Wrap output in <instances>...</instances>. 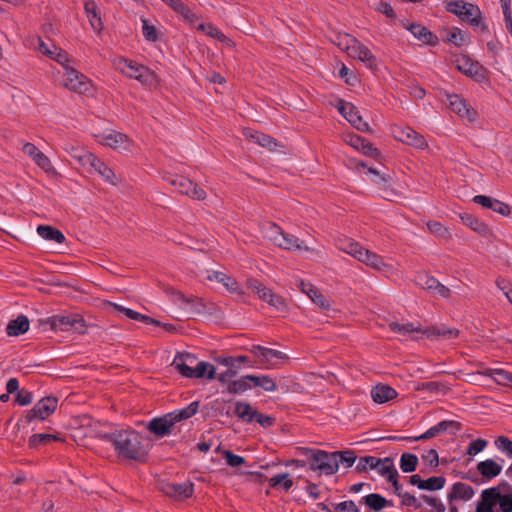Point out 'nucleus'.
I'll list each match as a JSON object with an SVG mask.
<instances>
[{"instance_id": "obj_1", "label": "nucleus", "mask_w": 512, "mask_h": 512, "mask_svg": "<svg viewBox=\"0 0 512 512\" xmlns=\"http://www.w3.org/2000/svg\"><path fill=\"white\" fill-rule=\"evenodd\" d=\"M99 437L111 442L118 455L122 458L145 462L148 451L142 443V435L134 430H116L100 434Z\"/></svg>"}, {"instance_id": "obj_2", "label": "nucleus", "mask_w": 512, "mask_h": 512, "mask_svg": "<svg viewBox=\"0 0 512 512\" xmlns=\"http://www.w3.org/2000/svg\"><path fill=\"white\" fill-rule=\"evenodd\" d=\"M480 497L476 512H512V491L501 493L498 488H487Z\"/></svg>"}, {"instance_id": "obj_3", "label": "nucleus", "mask_w": 512, "mask_h": 512, "mask_svg": "<svg viewBox=\"0 0 512 512\" xmlns=\"http://www.w3.org/2000/svg\"><path fill=\"white\" fill-rule=\"evenodd\" d=\"M302 454L308 456V467L325 475H333L338 471V459L333 452L319 449L302 448Z\"/></svg>"}, {"instance_id": "obj_4", "label": "nucleus", "mask_w": 512, "mask_h": 512, "mask_svg": "<svg viewBox=\"0 0 512 512\" xmlns=\"http://www.w3.org/2000/svg\"><path fill=\"white\" fill-rule=\"evenodd\" d=\"M40 324L49 325L51 330H74L79 334H84L87 327L84 318L78 313L53 315L40 320Z\"/></svg>"}, {"instance_id": "obj_5", "label": "nucleus", "mask_w": 512, "mask_h": 512, "mask_svg": "<svg viewBox=\"0 0 512 512\" xmlns=\"http://www.w3.org/2000/svg\"><path fill=\"white\" fill-rule=\"evenodd\" d=\"M338 39V46L341 49L346 50L351 57L357 58L360 61L366 63L369 68L376 66L375 56L368 49V47L363 45L356 38L345 34L343 36H339Z\"/></svg>"}, {"instance_id": "obj_6", "label": "nucleus", "mask_w": 512, "mask_h": 512, "mask_svg": "<svg viewBox=\"0 0 512 512\" xmlns=\"http://www.w3.org/2000/svg\"><path fill=\"white\" fill-rule=\"evenodd\" d=\"M249 352L255 357L254 367L256 365L264 366L267 369L275 368L278 361H285L288 356L282 351L267 348L261 345H253Z\"/></svg>"}, {"instance_id": "obj_7", "label": "nucleus", "mask_w": 512, "mask_h": 512, "mask_svg": "<svg viewBox=\"0 0 512 512\" xmlns=\"http://www.w3.org/2000/svg\"><path fill=\"white\" fill-rule=\"evenodd\" d=\"M165 181L183 195L194 200H204L206 192L189 178L183 175H169L165 177Z\"/></svg>"}, {"instance_id": "obj_8", "label": "nucleus", "mask_w": 512, "mask_h": 512, "mask_svg": "<svg viewBox=\"0 0 512 512\" xmlns=\"http://www.w3.org/2000/svg\"><path fill=\"white\" fill-rule=\"evenodd\" d=\"M462 429V424L458 421L454 420H443L436 425L429 428L426 432L419 436H413V437H403V440L409 441V442H416V441H422V440H428L431 438H434L438 436L441 433L447 432L450 435H457L458 432H460Z\"/></svg>"}, {"instance_id": "obj_9", "label": "nucleus", "mask_w": 512, "mask_h": 512, "mask_svg": "<svg viewBox=\"0 0 512 512\" xmlns=\"http://www.w3.org/2000/svg\"><path fill=\"white\" fill-rule=\"evenodd\" d=\"M58 399L56 397L48 396L40 399L35 406L27 411L23 420L26 423H30L35 419L46 420L57 408ZM19 421H22L20 419Z\"/></svg>"}, {"instance_id": "obj_10", "label": "nucleus", "mask_w": 512, "mask_h": 512, "mask_svg": "<svg viewBox=\"0 0 512 512\" xmlns=\"http://www.w3.org/2000/svg\"><path fill=\"white\" fill-rule=\"evenodd\" d=\"M115 66L121 73L141 83H147L152 76V73L146 66L126 58H119L115 62Z\"/></svg>"}, {"instance_id": "obj_11", "label": "nucleus", "mask_w": 512, "mask_h": 512, "mask_svg": "<svg viewBox=\"0 0 512 512\" xmlns=\"http://www.w3.org/2000/svg\"><path fill=\"white\" fill-rule=\"evenodd\" d=\"M456 67L464 75L478 82L487 80V69L478 61L472 60L469 56L462 55L457 58Z\"/></svg>"}, {"instance_id": "obj_12", "label": "nucleus", "mask_w": 512, "mask_h": 512, "mask_svg": "<svg viewBox=\"0 0 512 512\" xmlns=\"http://www.w3.org/2000/svg\"><path fill=\"white\" fill-rule=\"evenodd\" d=\"M63 68L66 76L64 82L66 88L77 93H85L89 90L90 81L84 74L69 66V63Z\"/></svg>"}, {"instance_id": "obj_13", "label": "nucleus", "mask_w": 512, "mask_h": 512, "mask_svg": "<svg viewBox=\"0 0 512 512\" xmlns=\"http://www.w3.org/2000/svg\"><path fill=\"white\" fill-rule=\"evenodd\" d=\"M460 19L468 23L475 31L479 33L484 34L489 32L487 25L483 21L482 12L480 8L475 4L467 2Z\"/></svg>"}, {"instance_id": "obj_14", "label": "nucleus", "mask_w": 512, "mask_h": 512, "mask_svg": "<svg viewBox=\"0 0 512 512\" xmlns=\"http://www.w3.org/2000/svg\"><path fill=\"white\" fill-rule=\"evenodd\" d=\"M447 101L449 108L460 117L467 118L473 122L477 118V112L474 110L467 101L457 94H447Z\"/></svg>"}, {"instance_id": "obj_15", "label": "nucleus", "mask_w": 512, "mask_h": 512, "mask_svg": "<svg viewBox=\"0 0 512 512\" xmlns=\"http://www.w3.org/2000/svg\"><path fill=\"white\" fill-rule=\"evenodd\" d=\"M175 425L169 413L162 417L153 418L146 426V429L157 437H165L171 434V429Z\"/></svg>"}, {"instance_id": "obj_16", "label": "nucleus", "mask_w": 512, "mask_h": 512, "mask_svg": "<svg viewBox=\"0 0 512 512\" xmlns=\"http://www.w3.org/2000/svg\"><path fill=\"white\" fill-rule=\"evenodd\" d=\"M473 202L502 216H509L511 213V207L507 203L489 196L476 195L473 198Z\"/></svg>"}, {"instance_id": "obj_17", "label": "nucleus", "mask_w": 512, "mask_h": 512, "mask_svg": "<svg viewBox=\"0 0 512 512\" xmlns=\"http://www.w3.org/2000/svg\"><path fill=\"white\" fill-rule=\"evenodd\" d=\"M422 333L431 340H450L457 338L460 334V331L456 328H450L444 324H441L427 327L423 329Z\"/></svg>"}, {"instance_id": "obj_18", "label": "nucleus", "mask_w": 512, "mask_h": 512, "mask_svg": "<svg viewBox=\"0 0 512 512\" xmlns=\"http://www.w3.org/2000/svg\"><path fill=\"white\" fill-rule=\"evenodd\" d=\"M99 142L103 145L122 151H129L131 148V142L128 137L123 133L115 131L103 134Z\"/></svg>"}, {"instance_id": "obj_19", "label": "nucleus", "mask_w": 512, "mask_h": 512, "mask_svg": "<svg viewBox=\"0 0 512 512\" xmlns=\"http://www.w3.org/2000/svg\"><path fill=\"white\" fill-rule=\"evenodd\" d=\"M38 49L41 53H43L44 55L48 56L49 58L55 60L56 62L61 64L63 67L70 62V57H69L68 53L65 50H63L53 44L51 46H49L48 44H46L45 42H43L42 40L39 39Z\"/></svg>"}, {"instance_id": "obj_20", "label": "nucleus", "mask_w": 512, "mask_h": 512, "mask_svg": "<svg viewBox=\"0 0 512 512\" xmlns=\"http://www.w3.org/2000/svg\"><path fill=\"white\" fill-rule=\"evenodd\" d=\"M369 508L370 511L379 512L387 507H392L393 502L378 493H371L362 497L359 501Z\"/></svg>"}, {"instance_id": "obj_21", "label": "nucleus", "mask_w": 512, "mask_h": 512, "mask_svg": "<svg viewBox=\"0 0 512 512\" xmlns=\"http://www.w3.org/2000/svg\"><path fill=\"white\" fill-rule=\"evenodd\" d=\"M396 138L416 148L422 149L427 146L425 138L410 127L399 129V134L396 135Z\"/></svg>"}, {"instance_id": "obj_22", "label": "nucleus", "mask_w": 512, "mask_h": 512, "mask_svg": "<svg viewBox=\"0 0 512 512\" xmlns=\"http://www.w3.org/2000/svg\"><path fill=\"white\" fill-rule=\"evenodd\" d=\"M84 10L92 29L99 33L103 29V22L98 5L94 0H86Z\"/></svg>"}, {"instance_id": "obj_23", "label": "nucleus", "mask_w": 512, "mask_h": 512, "mask_svg": "<svg viewBox=\"0 0 512 512\" xmlns=\"http://www.w3.org/2000/svg\"><path fill=\"white\" fill-rule=\"evenodd\" d=\"M474 494L475 491L472 486L462 482H456L453 484L451 491L447 495V499L449 502L454 500L468 501L472 499Z\"/></svg>"}, {"instance_id": "obj_24", "label": "nucleus", "mask_w": 512, "mask_h": 512, "mask_svg": "<svg viewBox=\"0 0 512 512\" xmlns=\"http://www.w3.org/2000/svg\"><path fill=\"white\" fill-rule=\"evenodd\" d=\"M357 260L377 271H384L389 267L380 255L364 248Z\"/></svg>"}, {"instance_id": "obj_25", "label": "nucleus", "mask_w": 512, "mask_h": 512, "mask_svg": "<svg viewBox=\"0 0 512 512\" xmlns=\"http://www.w3.org/2000/svg\"><path fill=\"white\" fill-rule=\"evenodd\" d=\"M194 492V484L192 482H183L179 484H169L165 489V493L177 499H186L192 496Z\"/></svg>"}, {"instance_id": "obj_26", "label": "nucleus", "mask_w": 512, "mask_h": 512, "mask_svg": "<svg viewBox=\"0 0 512 512\" xmlns=\"http://www.w3.org/2000/svg\"><path fill=\"white\" fill-rule=\"evenodd\" d=\"M407 29L413 34L415 38L424 44L435 46L438 44V37L429 31L425 26L420 24H411Z\"/></svg>"}, {"instance_id": "obj_27", "label": "nucleus", "mask_w": 512, "mask_h": 512, "mask_svg": "<svg viewBox=\"0 0 512 512\" xmlns=\"http://www.w3.org/2000/svg\"><path fill=\"white\" fill-rule=\"evenodd\" d=\"M477 471L483 479L492 480L501 473L502 466L493 459H486L477 464Z\"/></svg>"}, {"instance_id": "obj_28", "label": "nucleus", "mask_w": 512, "mask_h": 512, "mask_svg": "<svg viewBox=\"0 0 512 512\" xmlns=\"http://www.w3.org/2000/svg\"><path fill=\"white\" fill-rule=\"evenodd\" d=\"M275 245L279 248L289 250V251H296V250H308L306 246H304V242L299 240L296 236L289 234V233H283L282 236L275 239Z\"/></svg>"}, {"instance_id": "obj_29", "label": "nucleus", "mask_w": 512, "mask_h": 512, "mask_svg": "<svg viewBox=\"0 0 512 512\" xmlns=\"http://www.w3.org/2000/svg\"><path fill=\"white\" fill-rule=\"evenodd\" d=\"M300 288L320 308L328 309L330 307L329 300L310 283L301 281Z\"/></svg>"}, {"instance_id": "obj_30", "label": "nucleus", "mask_w": 512, "mask_h": 512, "mask_svg": "<svg viewBox=\"0 0 512 512\" xmlns=\"http://www.w3.org/2000/svg\"><path fill=\"white\" fill-rule=\"evenodd\" d=\"M371 397L374 402L383 404L397 397V392L394 388L388 385L378 384L371 390Z\"/></svg>"}, {"instance_id": "obj_31", "label": "nucleus", "mask_w": 512, "mask_h": 512, "mask_svg": "<svg viewBox=\"0 0 512 512\" xmlns=\"http://www.w3.org/2000/svg\"><path fill=\"white\" fill-rule=\"evenodd\" d=\"M29 329V319L25 315H19L16 319L11 320L7 327L6 332L9 336H20L26 333Z\"/></svg>"}, {"instance_id": "obj_32", "label": "nucleus", "mask_w": 512, "mask_h": 512, "mask_svg": "<svg viewBox=\"0 0 512 512\" xmlns=\"http://www.w3.org/2000/svg\"><path fill=\"white\" fill-rule=\"evenodd\" d=\"M462 223L477 232L480 235H486L489 232L488 226L470 213H461L459 215Z\"/></svg>"}, {"instance_id": "obj_33", "label": "nucleus", "mask_w": 512, "mask_h": 512, "mask_svg": "<svg viewBox=\"0 0 512 512\" xmlns=\"http://www.w3.org/2000/svg\"><path fill=\"white\" fill-rule=\"evenodd\" d=\"M114 309L118 312H122L125 314V316L129 319H132V320H136V321H140V322H144V323H148V324H154V325H157V326H160L161 325V322L158 321V320H155L147 315H143L139 312H136L130 308H126L122 305H119V304H116V303H112L111 304Z\"/></svg>"}, {"instance_id": "obj_34", "label": "nucleus", "mask_w": 512, "mask_h": 512, "mask_svg": "<svg viewBox=\"0 0 512 512\" xmlns=\"http://www.w3.org/2000/svg\"><path fill=\"white\" fill-rule=\"evenodd\" d=\"M37 233L43 239L53 241L58 244H61L65 241L64 234L60 230L49 225H39L37 227Z\"/></svg>"}, {"instance_id": "obj_35", "label": "nucleus", "mask_w": 512, "mask_h": 512, "mask_svg": "<svg viewBox=\"0 0 512 512\" xmlns=\"http://www.w3.org/2000/svg\"><path fill=\"white\" fill-rule=\"evenodd\" d=\"M199 409V401H193L188 406L174 410L173 412H170V416L172 417L174 423L180 422L182 420H186L194 416Z\"/></svg>"}, {"instance_id": "obj_36", "label": "nucleus", "mask_w": 512, "mask_h": 512, "mask_svg": "<svg viewBox=\"0 0 512 512\" xmlns=\"http://www.w3.org/2000/svg\"><path fill=\"white\" fill-rule=\"evenodd\" d=\"M336 107L339 113L351 124L361 117L357 107L350 102L339 100Z\"/></svg>"}, {"instance_id": "obj_37", "label": "nucleus", "mask_w": 512, "mask_h": 512, "mask_svg": "<svg viewBox=\"0 0 512 512\" xmlns=\"http://www.w3.org/2000/svg\"><path fill=\"white\" fill-rule=\"evenodd\" d=\"M245 136L251 139L254 143L259 144L262 147L274 149L277 146V142L271 136L258 131H247Z\"/></svg>"}, {"instance_id": "obj_38", "label": "nucleus", "mask_w": 512, "mask_h": 512, "mask_svg": "<svg viewBox=\"0 0 512 512\" xmlns=\"http://www.w3.org/2000/svg\"><path fill=\"white\" fill-rule=\"evenodd\" d=\"M215 367L205 361H199L196 367L192 370V378H207L209 380L215 379Z\"/></svg>"}, {"instance_id": "obj_39", "label": "nucleus", "mask_w": 512, "mask_h": 512, "mask_svg": "<svg viewBox=\"0 0 512 512\" xmlns=\"http://www.w3.org/2000/svg\"><path fill=\"white\" fill-rule=\"evenodd\" d=\"M234 413L242 421L251 423L254 421L256 410L247 402H236Z\"/></svg>"}, {"instance_id": "obj_40", "label": "nucleus", "mask_w": 512, "mask_h": 512, "mask_svg": "<svg viewBox=\"0 0 512 512\" xmlns=\"http://www.w3.org/2000/svg\"><path fill=\"white\" fill-rule=\"evenodd\" d=\"M446 40L456 47L466 45L470 40V34L457 27L451 28L446 34Z\"/></svg>"}, {"instance_id": "obj_41", "label": "nucleus", "mask_w": 512, "mask_h": 512, "mask_svg": "<svg viewBox=\"0 0 512 512\" xmlns=\"http://www.w3.org/2000/svg\"><path fill=\"white\" fill-rule=\"evenodd\" d=\"M207 279L210 281H217L222 283L228 291L234 292L238 288V284L234 278L220 271H212L207 276Z\"/></svg>"}, {"instance_id": "obj_42", "label": "nucleus", "mask_w": 512, "mask_h": 512, "mask_svg": "<svg viewBox=\"0 0 512 512\" xmlns=\"http://www.w3.org/2000/svg\"><path fill=\"white\" fill-rule=\"evenodd\" d=\"M483 374L492 378L499 385H507V383H511L512 379V372L504 369H487Z\"/></svg>"}, {"instance_id": "obj_43", "label": "nucleus", "mask_w": 512, "mask_h": 512, "mask_svg": "<svg viewBox=\"0 0 512 512\" xmlns=\"http://www.w3.org/2000/svg\"><path fill=\"white\" fill-rule=\"evenodd\" d=\"M62 440L58 434L39 433L33 434L29 438V446L31 448H37L40 445H46L51 441Z\"/></svg>"}, {"instance_id": "obj_44", "label": "nucleus", "mask_w": 512, "mask_h": 512, "mask_svg": "<svg viewBox=\"0 0 512 512\" xmlns=\"http://www.w3.org/2000/svg\"><path fill=\"white\" fill-rule=\"evenodd\" d=\"M419 460L415 454L403 453L400 457V469L404 473L414 472L418 466Z\"/></svg>"}, {"instance_id": "obj_45", "label": "nucleus", "mask_w": 512, "mask_h": 512, "mask_svg": "<svg viewBox=\"0 0 512 512\" xmlns=\"http://www.w3.org/2000/svg\"><path fill=\"white\" fill-rule=\"evenodd\" d=\"M217 363L227 367V369H232L235 367V362H247V367L253 368L254 363H252V360L246 356V355H239V356H227V357H218L216 359Z\"/></svg>"}, {"instance_id": "obj_46", "label": "nucleus", "mask_w": 512, "mask_h": 512, "mask_svg": "<svg viewBox=\"0 0 512 512\" xmlns=\"http://www.w3.org/2000/svg\"><path fill=\"white\" fill-rule=\"evenodd\" d=\"M251 388L252 385L249 383V380L246 379V376H242L237 380L230 381L227 386V391L230 394H242Z\"/></svg>"}, {"instance_id": "obj_47", "label": "nucleus", "mask_w": 512, "mask_h": 512, "mask_svg": "<svg viewBox=\"0 0 512 512\" xmlns=\"http://www.w3.org/2000/svg\"><path fill=\"white\" fill-rule=\"evenodd\" d=\"M249 288L257 293L260 299L267 303L269 302V298L273 297L274 294L269 288L265 287L256 279L249 280Z\"/></svg>"}, {"instance_id": "obj_48", "label": "nucleus", "mask_w": 512, "mask_h": 512, "mask_svg": "<svg viewBox=\"0 0 512 512\" xmlns=\"http://www.w3.org/2000/svg\"><path fill=\"white\" fill-rule=\"evenodd\" d=\"M446 478L444 476H433L428 479H423L421 490L437 491L444 488Z\"/></svg>"}, {"instance_id": "obj_49", "label": "nucleus", "mask_w": 512, "mask_h": 512, "mask_svg": "<svg viewBox=\"0 0 512 512\" xmlns=\"http://www.w3.org/2000/svg\"><path fill=\"white\" fill-rule=\"evenodd\" d=\"M269 484L272 488L281 485L282 489L287 492L293 486V481L289 478L288 473H280L270 478Z\"/></svg>"}, {"instance_id": "obj_50", "label": "nucleus", "mask_w": 512, "mask_h": 512, "mask_svg": "<svg viewBox=\"0 0 512 512\" xmlns=\"http://www.w3.org/2000/svg\"><path fill=\"white\" fill-rule=\"evenodd\" d=\"M374 469L377 470L381 476L386 477L387 481L389 480V475H398V471L396 470L393 460L390 457L381 459L378 468Z\"/></svg>"}, {"instance_id": "obj_51", "label": "nucleus", "mask_w": 512, "mask_h": 512, "mask_svg": "<svg viewBox=\"0 0 512 512\" xmlns=\"http://www.w3.org/2000/svg\"><path fill=\"white\" fill-rule=\"evenodd\" d=\"M390 329L398 334L407 335L412 332H422L423 329H421L420 325H415L414 323H406V324H400L397 322H391L389 324Z\"/></svg>"}, {"instance_id": "obj_52", "label": "nucleus", "mask_w": 512, "mask_h": 512, "mask_svg": "<svg viewBox=\"0 0 512 512\" xmlns=\"http://www.w3.org/2000/svg\"><path fill=\"white\" fill-rule=\"evenodd\" d=\"M381 462V458L375 457V456H364L359 458L357 465H356V471L357 472H364L368 468L374 469L378 468L379 464Z\"/></svg>"}, {"instance_id": "obj_53", "label": "nucleus", "mask_w": 512, "mask_h": 512, "mask_svg": "<svg viewBox=\"0 0 512 512\" xmlns=\"http://www.w3.org/2000/svg\"><path fill=\"white\" fill-rule=\"evenodd\" d=\"M439 281L427 274V273H419L416 277H415V283L420 286L421 288L431 292L433 288H435L436 284L438 283Z\"/></svg>"}, {"instance_id": "obj_54", "label": "nucleus", "mask_w": 512, "mask_h": 512, "mask_svg": "<svg viewBox=\"0 0 512 512\" xmlns=\"http://www.w3.org/2000/svg\"><path fill=\"white\" fill-rule=\"evenodd\" d=\"M95 172H97L106 182L111 185L116 186L121 182V179L105 163L102 164L101 168H97Z\"/></svg>"}, {"instance_id": "obj_55", "label": "nucleus", "mask_w": 512, "mask_h": 512, "mask_svg": "<svg viewBox=\"0 0 512 512\" xmlns=\"http://www.w3.org/2000/svg\"><path fill=\"white\" fill-rule=\"evenodd\" d=\"M79 161L83 166L90 167L94 171L97 168H101L102 164H104V162H102L95 154L90 152H85L82 155H80Z\"/></svg>"}, {"instance_id": "obj_56", "label": "nucleus", "mask_w": 512, "mask_h": 512, "mask_svg": "<svg viewBox=\"0 0 512 512\" xmlns=\"http://www.w3.org/2000/svg\"><path fill=\"white\" fill-rule=\"evenodd\" d=\"M339 248L356 259L361 255V251L363 250V247L359 243L351 240L341 242Z\"/></svg>"}, {"instance_id": "obj_57", "label": "nucleus", "mask_w": 512, "mask_h": 512, "mask_svg": "<svg viewBox=\"0 0 512 512\" xmlns=\"http://www.w3.org/2000/svg\"><path fill=\"white\" fill-rule=\"evenodd\" d=\"M333 454H336V459H338V464L342 463L347 468L351 467L357 459L355 452L352 450L336 451V452H333Z\"/></svg>"}, {"instance_id": "obj_58", "label": "nucleus", "mask_w": 512, "mask_h": 512, "mask_svg": "<svg viewBox=\"0 0 512 512\" xmlns=\"http://www.w3.org/2000/svg\"><path fill=\"white\" fill-rule=\"evenodd\" d=\"M427 228L432 234H434L437 237L444 238V239H448L450 237L448 228L443 226L438 221H429L427 223Z\"/></svg>"}, {"instance_id": "obj_59", "label": "nucleus", "mask_w": 512, "mask_h": 512, "mask_svg": "<svg viewBox=\"0 0 512 512\" xmlns=\"http://www.w3.org/2000/svg\"><path fill=\"white\" fill-rule=\"evenodd\" d=\"M172 365L182 376L186 378H192L193 368L190 367L185 361H183L182 355L176 356Z\"/></svg>"}, {"instance_id": "obj_60", "label": "nucleus", "mask_w": 512, "mask_h": 512, "mask_svg": "<svg viewBox=\"0 0 512 512\" xmlns=\"http://www.w3.org/2000/svg\"><path fill=\"white\" fill-rule=\"evenodd\" d=\"M199 29L203 30L208 36L219 41L228 40V37L212 24H200Z\"/></svg>"}, {"instance_id": "obj_61", "label": "nucleus", "mask_w": 512, "mask_h": 512, "mask_svg": "<svg viewBox=\"0 0 512 512\" xmlns=\"http://www.w3.org/2000/svg\"><path fill=\"white\" fill-rule=\"evenodd\" d=\"M142 33L147 41L156 42L158 40L156 27L150 25L146 19H142Z\"/></svg>"}, {"instance_id": "obj_62", "label": "nucleus", "mask_w": 512, "mask_h": 512, "mask_svg": "<svg viewBox=\"0 0 512 512\" xmlns=\"http://www.w3.org/2000/svg\"><path fill=\"white\" fill-rule=\"evenodd\" d=\"M495 446L497 449L504 452L508 458L512 459V440L506 436H499L495 440Z\"/></svg>"}, {"instance_id": "obj_63", "label": "nucleus", "mask_w": 512, "mask_h": 512, "mask_svg": "<svg viewBox=\"0 0 512 512\" xmlns=\"http://www.w3.org/2000/svg\"><path fill=\"white\" fill-rule=\"evenodd\" d=\"M488 445V441L482 438H478L472 441L466 451V454L470 456H475L478 453L482 452L486 446Z\"/></svg>"}, {"instance_id": "obj_64", "label": "nucleus", "mask_w": 512, "mask_h": 512, "mask_svg": "<svg viewBox=\"0 0 512 512\" xmlns=\"http://www.w3.org/2000/svg\"><path fill=\"white\" fill-rule=\"evenodd\" d=\"M420 499L431 506L434 512H445V505L438 498L423 494Z\"/></svg>"}]
</instances>
